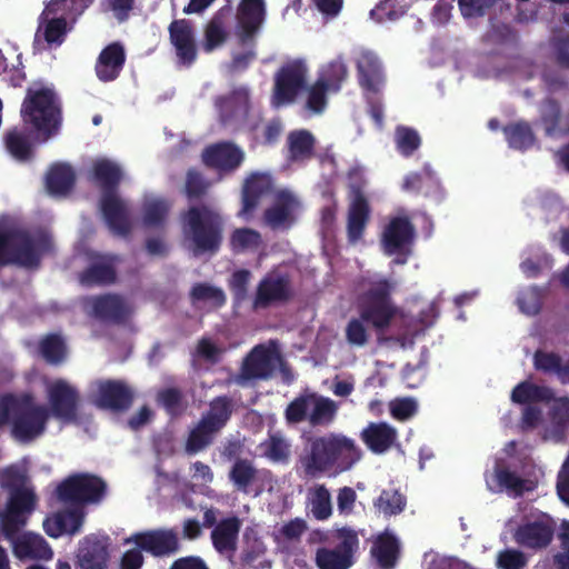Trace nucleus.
I'll list each match as a JSON object with an SVG mask.
<instances>
[{
    "label": "nucleus",
    "instance_id": "69168bd1",
    "mask_svg": "<svg viewBox=\"0 0 569 569\" xmlns=\"http://www.w3.org/2000/svg\"><path fill=\"white\" fill-rule=\"evenodd\" d=\"M169 204L162 199L147 201L143 204V224L146 227H161L169 213Z\"/></svg>",
    "mask_w": 569,
    "mask_h": 569
},
{
    "label": "nucleus",
    "instance_id": "2f4dec72",
    "mask_svg": "<svg viewBox=\"0 0 569 569\" xmlns=\"http://www.w3.org/2000/svg\"><path fill=\"white\" fill-rule=\"evenodd\" d=\"M240 528L241 521L236 516L221 519L210 535L216 551L220 555L234 553Z\"/></svg>",
    "mask_w": 569,
    "mask_h": 569
},
{
    "label": "nucleus",
    "instance_id": "338daca9",
    "mask_svg": "<svg viewBox=\"0 0 569 569\" xmlns=\"http://www.w3.org/2000/svg\"><path fill=\"white\" fill-rule=\"evenodd\" d=\"M529 557L517 548H505L497 553L496 567L498 569H525Z\"/></svg>",
    "mask_w": 569,
    "mask_h": 569
},
{
    "label": "nucleus",
    "instance_id": "e2e57ef3",
    "mask_svg": "<svg viewBox=\"0 0 569 569\" xmlns=\"http://www.w3.org/2000/svg\"><path fill=\"white\" fill-rule=\"evenodd\" d=\"M395 140L398 151L410 157L421 144V138L417 130L410 127L398 126L395 131Z\"/></svg>",
    "mask_w": 569,
    "mask_h": 569
},
{
    "label": "nucleus",
    "instance_id": "603ef678",
    "mask_svg": "<svg viewBox=\"0 0 569 569\" xmlns=\"http://www.w3.org/2000/svg\"><path fill=\"white\" fill-rule=\"evenodd\" d=\"M288 147L291 159L310 158L313 153L315 138L308 130H295L288 134Z\"/></svg>",
    "mask_w": 569,
    "mask_h": 569
},
{
    "label": "nucleus",
    "instance_id": "72a5a7b5",
    "mask_svg": "<svg viewBox=\"0 0 569 569\" xmlns=\"http://www.w3.org/2000/svg\"><path fill=\"white\" fill-rule=\"evenodd\" d=\"M233 412V399L230 396L221 395L210 400L208 409L200 419L220 433L231 420Z\"/></svg>",
    "mask_w": 569,
    "mask_h": 569
},
{
    "label": "nucleus",
    "instance_id": "e433bc0d",
    "mask_svg": "<svg viewBox=\"0 0 569 569\" xmlns=\"http://www.w3.org/2000/svg\"><path fill=\"white\" fill-rule=\"evenodd\" d=\"M371 553L382 569H393L400 556L398 539L388 532L380 535L373 542Z\"/></svg>",
    "mask_w": 569,
    "mask_h": 569
},
{
    "label": "nucleus",
    "instance_id": "39448f33",
    "mask_svg": "<svg viewBox=\"0 0 569 569\" xmlns=\"http://www.w3.org/2000/svg\"><path fill=\"white\" fill-rule=\"evenodd\" d=\"M20 114L23 124L34 132L38 142H47L61 129L62 104L52 88H28Z\"/></svg>",
    "mask_w": 569,
    "mask_h": 569
},
{
    "label": "nucleus",
    "instance_id": "c85d7f7f",
    "mask_svg": "<svg viewBox=\"0 0 569 569\" xmlns=\"http://www.w3.org/2000/svg\"><path fill=\"white\" fill-rule=\"evenodd\" d=\"M415 227L407 217H396L385 228L382 243L388 254L400 253L411 244L415 238Z\"/></svg>",
    "mask_w": 569,
    "mask_h": 569
},
{
    "label": "nucleus",
    "instance_id": "20e7f679",
    "mask_svg": "<svg viewBox=\"0 0 569 569\" xmlns=\"http://www.w3.org/2000/svg\"><path fill=\"white\" fill-rule=\"evenodd\" d=\"M92 178L101 191L100 209L112 233L126 237L131 232V222L126 202L118 196L123 178L121 167L107 158L92 163Z\"/></svg>",
    "mask_w": 569,
    "mask_h": 569
},
{
    "label": "nucleus",
    "instance_id": "6ab92c4d",
    "mask_svg": "<svg viewBox=\"0 0 569 569\" xmlns=\"http://www.w3.org/2000/svg\"><path fill=\"white\" fill-rule=\"evenodd\" d=\"M274 191V179L270 172H251L241 188V209L239 216L250 218L261 199Z\"/></svg>",
    "mask_w": 569,
    "mask_h": 569
},
{
    "label": "nucleus",
    "instance_id": "49530a36",
    "mask_svg": "<svg viewBox=\"0 0 569 569\" xmlns=\"http://www.w3.org/2000/svg\"><path fill=\"white\" fill-rule=\"evenodd\" d=\"M94 0H51L41 17L44 14H62L73 24L77 19L93 3Z\"/></svg>",
    "mask_w": 569,
    "mask_h": 569
},
{
    "label": "nucleus",
    "instance_id": "a19ab883",
    "mask_svg": "<svg viewBox=\"0 0 569 569\" xmlns=\"http://www.w3.org/2000/svg\"><path fill=\"white\" fill-rule=\"evenodd\" d=\"M291 446L279 432L269 433L268 438L259 445L261 456L276 463H288Z\"/></svg>",
    "mask_w": 569,
    "mask_h": 569
},
{
    "label": "nucleus",
    "instance_id": "f3484780",
    "mask_svg": "<svg viewBox=\"0 0 569 569\" xmlns=\"http://www.w3.org/2000/svg\"><path fill=\"white\" fill-rule=\"evenodd\" d=\"M244 158L243 150L231 141L209 144L201 153L202 163L216 170L221 178L239 169Z\"/></svg>",
    "mask_w": 569,
    "mask_h": 569
},
{
    "label": "nucleus",
    "instance_id": "1a4fd4ad",
    "mask_svg": "<svg viewBox=\"0 0 569 569\" xmlns=\"http://www.w3.org/2000/svg\"><path fill=\"white\" fill-rule=\"evenodd\" d=\"M366 179L358 168L348 171L349 208L347 214V237L350 243L362 239L371 217V208L365 193Z\"/></svg>",
    "mask_w": 569,
    "mask_h": 569
},
{
    "label": "nucleus",
    "instance_id": "2eb2a0df",
    "mask_svg": "<svg viewBox=\"0 0 569 569\" xmlns=\"http://www.w3.org/2000/svg\"><path fill=\"white\" fill-rule=\"evenodd\" d=\"M91 402L99 409L113 412L127 411L133 402L134 392L123 380L101 379L94 382Z\"/></svg>",
    "mask_w": 569,
    "mask_h": 569
},
{
    "label": "nucleus",
    "instance_id": "ea45409f",
    "mask_svg": "<svg viewBox=\"0 0 569 569\" xmlns=\"http://www.w3.org/2000/svg\"><path fill=\"white\" fill-rule=\"evenodd\" d=\"M503 133L509 147L512 149L523 151L531 148L536 142V136L531 126L523 120L505 126Z\"/></svg>",
    "mask_w": 569,
    "mask_h": 569
},
{
    "label": "nucleus",
    "instance_id": "c756f323",
    "mask_svg": "<svg viewBox=\"0 0 569 569\" xmlns=\"http://www.w3.org/2000/svg\"><path fill=\"white\" fill-rule=\"evenodd\" d=\"M124 63V47L120 42H112L101 50L94 71L100 81L110 82L120 76Z\"/></svg>",
    "mask_w": 569,
    "mask_h": 569
},
{
    "label": "nucleus",
    "instance_id": "09e8293b",
    "mask_svg": "<svg viewBox=\"0 0 569 569\" xmlns=\"http://www.w3.org/2000/svg\"><path fill=\"white\" fill-rule=\"evenodd\" d=\"M218 104L223 122H228L229 118L237 111H247L249 106V91L244 87H239L232 90L228 96L220 97Z\"/></svg>",
    "mask_w": 569,
    "mask_h": 569
},
{
    "label": "nucleus",
    "instance_id": "c9c22d12",
    "mask_svg": "<svg viewBox=\"0 0 569 569\" xmlns=\"http://www.w3.org/2000/svg\"><path fill=\"white\" fill-rule=\"evenodd\" d=\"M231 16L230 7H222L209 20L204 28L203 50L211 52L228 39L227 21Z\"/></svg>",
    "mask_w": 569,
    "mask_h": 569
},
{
    "label": "nucleus",
    "instance_id": "c03bdc74",
    "mask_svg": "<svg viewBox=\"0 0 569 569\" xmlns=\"http://www.w3.org/2000/svg\"><path fill=\"white\" fill-rule=\"evenodd\" d=\"M552 391L548 387L538 386L529 381L518 383L511 392V400L515 403L528 405L531 402L550 401Z\"/></svg>",
    "mask_w": 569,
    "mask_h": 569
},
{
    "label": "nucleus",
    "instance_id": "3c124183",
    "mask_svg": "<svg viewBox=\"0 0 569 569\" xmlns=\"http://www.w3.org/2000/svg\"><path fill=\"white\" fill-rule=\"evenodd\" d=\"M348 68L340 59L332 60L319 72L318 81H321L330 92H338L341 89L342 82L347 79Z\"/></svg>",
    "mask_w": 569,
    "mask_h": 569
},
{
    "label": "nucleus",
    "instance_id": "4d7b16f0",
    "mask_svg": "<svg viewBox=\"0 0 569 569\" xmlns=\"http://www.w3.org/2000/svg\"><path fill=\"white\" fill-rule=\"evenodd\" d=\"M406 497L397 489H383L375 500V508L385 516H395L403 511Z\"/></svg>",
    "mask_w": 569,
    "mask_h": 569
},
{
    "label": "nucleus",
    "instance_id": "b1692460",
    "mask_svg": "<svg viewBox=\"0 0 569 569\" xmlns=\"http://www.w3.org/2000/svg\"><path fill=\"white\" fill-rule=\"evenodd\" d=\"M402 190L430 198L437 203L441 202L445 198L440 180L428 163L423 166L420 172H410L405 177Z\"/></svg>",
    "mask_w": 569,
    "mask_h": 569
},
{
    "label": "nucleus",
    "instance_id": "ddd939ff",
    "mask_svg": "<svg viewBox=\"0 0 569 569\" xmlns=\"http://www.w3.org/2000/svg\"><path fill=\"white\" fill-rule=\"evenodd\" d=\"M37 503L38 497L31 486L10 492L6 510L0 515L2 535L9 537L20 531L27 525Z\"/></svg>",
    "mask_w": 569,
    "mask_h": 569
},
{
    "label": "nucleus",
    "instance_id": "6e6d98bb",
    "mask_svg": "<svg viewBox=\"0 0 569 569\" xmlns=\"http://www.w3.org/2000/svg\"><path fill=\"white\" fill-rule=\"evenodd\" d=\"M211 187L202 172L198 169L190 168L186 173L183 193L189 201H196L203 198Z\"/></svg>",
    "mask_w": 569,
    "mask_h": 569
},
{
    "label": "nucleus",
    "instance_id": "a878e982",
    "mask_svg": "<svg viewBox=\"0 0 569 569\" xmlns=\"http://www.w3.org/2000/svg\"><path fill=\"white\" fill-rule=\"evenodd\" d=\"M86 513L82 508L72 507L60 510L43 520V530L51 538L63 535L74 536L82 529Z\"/></svg>",
    "mask_w": 569,
    "mask_h": 569
},
{
    "label": "nucleus",
    "instance_id": "f03ea898",
    "mask_svg": "<svg viewBox=\"0 0 569 569\" xmlns=\"http://www.w3.org/2000/svg\"><path fill=\"white\" fill-rule=\"evenodd\" d=\"M362 457L355 439L339 432H328L310 438L299 462L307 478L316 479L325 473L333 476L349 471Z\"/></svg>",
    "mask_w": 569,
    "mask_h": 569
},
{
    "label": "nucleus",
    "instance_id": "774afa93",
    "mask_svg": "<svg viewBox=\"0 0 569 569\" xmlns=\"http://www.w3.org/2000/svg\"><path fill=\"white\" fill-rule=\"evenodd\" d=\"M517 303L521 312L536 316L542 307V296L538 287H529L518 295Z\"/></svg>",
    "mask_w": 569,
    "mask_h": 569
},
{
    "label": "nucleus",
    "instance_id": "bb28decb",
    "mask_svg": "<svg viewBox=\"0 0 569 569\" xmlns=\"http://www.w3.org/2000/svg\"><path fill=\"white\" fill-rule=\"evenodd\" d=\"M358 83L367 92L378 93L385 84L379 58L371 51H361L356 59Z\"/></svg>",
    "mask_w": 569,
    "mask_h": 569
},
{
    "label": "nucleus",
    "instance_id": "a211bd4d",
    "mask_svg": "<svg viewBox=\"0 0 569 569\" xmlns=\"http://www.w3.org/2000/svg\"><path fill=\"white\" fill-rule=\"evenodd\" d=\"M128 541L153 557L161 558L177 553L181 546L174 528H159L134 533Z\"/></svg>",
    "mask_w": 569,
    "mask_h": 569
},
{
    "label": "nucleus",
    "instance_id": "cd10ccee",
    "mask_svg": "<svg viewBox=\"0 0 569 569\" xmlns=\"http://www.w3.org/2000/svg\"><path fill=\"white\" fill-rule=\"evenodd\" d=\"M168 30L179 60L183 64H192L197 59V46L191 22L187 19L173 20Z\"/></svg>",
    "mask_w": 569,
    "mask_h": 569
},
{
    "label": "nucleus",
    "instance_id": "4468645a",
    "mask_svg": "<svg viewBox=\"0 0 569 569\" xmlns=\"http://www.w3.org/2000/svg\"><path fill=\"white\" fill-rule=\"evenodd\" d=\"M280 360L281 357L276 348L257 345L244 357L234 382L243 385L250 380H267L272 377Z\"/></svg>",
    "mask_w": 569,
    "mask_h": 569
},
{
    "label": "nucleus",
    "instance_id": "f8f14e48",
    "mask_svg": "<svg viewBox=\"0 0 569 569\" xmlns=\"http://www.w3.org/2000/svg\"><path fill=\"white\" fill-rule=\"evenodd\" d=\"M308 67L302 59L282 64L274 74L272 102L274 106L291 104L307 88Z\"/></svg>",
    "mask_w": 569,
    "mask_h": 569
},
{
    "label": "nucleus",
    "instance_id": "bf43d9fd",
    "mask_svg": "<svg viewBox=\"0 0 569 569\" xmlns=\"http://www.w3.org/2000/svg\"><path fill=\"white\" fill-rule=\"evenodd\" d=\"M551 400L549 420L555 432L562 435L569 428V397H552Z\"/></svg>",
    "mask_w": 569,
    "mask_h": 569
},
{
    "label": "nucleus",
    "instance_id": "9d476101",
    "mask_svg": "<svg viewBox=\"0 0 569 569\" xmlns=\"http://www.w3.org/2000/svg\"><path fill=\"white\" fill-rule=\"evenodd\" d=\"M106 481L92 473H74L62 480L56 489L59 501L81 508L99 503L106 496Z\"/></svg>",
    "mask_w": 569,
    "mask_h": 569
},
{
    "label": "nucleus",
    "instance_id": "0eeeda50",
    "mask_svg": "<svg viewBox=\"0 0 569 569\" xmlns=\"http://www.w3.org/2000/svg\"><path fill=\"white\" fill-rule=\"evenodd\" d=\"M395 288L396 282L387 278L373 279L359 298L361 319L378 332L389 328L397 315L398 309L391 297Z\"/></svg>",
    "mask_w": 569,
    "mask_h": 569
},
{
    "label": "nucleus",
    "instance_id": "9b49d317",
    "mask_svg": "<svg viewBox=\"0 0 569 569\" xmlns=\"http://www.w3.org/2000/svg\"><path fill=\"white\" fill-rule=\"evenodd\" d=\"M557 530L556 520L540 512L522 518L512 531V540L521 548L533 552L547 549L553 541Z\"/></svg>",
    "mask_w": 569,
    "mask_h": 569
},
{
    "label": "nucleus",
    "instance_id": "7c9ffc66",
    "mask_svg": "<svg viewBox=\"0 0 569 569\" xmlns=\"http://www.w3.org/2000/svg\"><path fill=\"white\" fill-rule=\"evenodd\" d=\"M4 147L8 153L20 162L31 161L34 157V139L31 129L13 127L3 137Z\"/></svg>",
    "mask_w": 569,
    "mask_h": 569
},
{
    "label": "nucleus",
    "instance_id": "5701e85b",
    "mask_svg": "<svg viewBox=\"0 0 569 569\" xmlns=\"http://www.w3.org/2000/svg\"><path fill=\"white\" fill-rule=\"evenodd\" d=\"M109 538L88 535L79 541L76 553L79 569H106L109 560Z\"/></svg>",
    "mask_w": 569,
    "mask_h": 569
},
{
    "label": "nucleus",
    "instance_id": "58836bf2",
    "mask_svg": "<svg viewBox=\"0 0 569 569\" xmlns=\"http://www.w3.org/2000/svg\"><path fill=\"white\" fill-rule=\"evenodd\" d=\"M117 271L109 262H94L87 267L80 274L79 281L86 287L108 286L116 281Z\"/></svg>",
    "mask_w": 569,
    "mask_h": 569
},
{
    "label": "nucleus",
    "instance_id": "5fc2aeb1",
    "mask_svg": "<svg viewBox=\"0 0 569 569\" xmlns=\"http://www.w3.org/2000/svg\"><path fill=\"white\" fill-rule=\"evenodd\" d=\"M540 120L547 137H555L559 133L561 121V106L558 100L547 98L540 108Z\"/></svg>",
    "mask_w": 569,
    "mask_h": 569
},
{
    "label": "nucleus",
    "instance_id": "13d9d810",
    "mask_svg": "<svg viewBox=\"0 0 569 569\" xmlns=\"http://www.w3.org/2000/svg\"><path fill=\"white\" fill-rule=\"evenodd\" d=\"M190 297L194 302H209L216 309L224 306L227 301L222 289L206 282L196 283L190 291Z\"/></svg>",
    "mask_w": 569,
    "mask_h": 569
},
{
    "label": "nucleus",
    "instance_id": "393cba45",
    "mask_svg": "<svg viewBox=\"0 0 569 569\" xmlns=\"http://www.w3.org/2000/svg\"><path fill=\"white\" fill-rule=\"evenodd\" d=\"M92 316L104 323L121 325L129 317L124 299L117 293H103L90 299Z\"/></svg>",
    "mask_w": 569,
    "mask_h": 569
},
{
    "label": "nucleus",
    "instance_id": "052dcab7",
    "mask_svg": "<svg viewBox=\"0 0 569 569\" xmlns=\"http://www.w3.org/2000/svg\"><path fill=\"white\" fill-rule=\"evenodd\" d=\"M29 486L27 471L13 463L0 469V488L9 493Z\"/></svg>",
    "mask_w": 569,
    "mask_h": 569
},
{
    "label": "nucleus",
    "instance_id": "dca6fc26",
    "mask_svg": "<svg viewBox=\"0 0 569 569\" xmlns=\"http://www.w3.org/2000/svg\"><path fill=\"white\" fill-rule=\"evenodd\" d=\"M236 18V36L239 44L254 47L256 37L266 19L264 0H241Z\"/></svg>",
    "mask_w": 569,
    "mask_h": 569
},
{
    "label": "nucleus",
    "instance_id": "37998d69",
    "mask_svg": "<svg viewBox=\"0 0 569 569\" xmlns=\"http://www.w3.org/2000/svg\"><path fill=\"white\" fill-rule=\"evenodd\" d=\"M263 240L259 231L242 227L234 229L229 238V246L233 253H243L257 251L262 246Z\"/></svg>",
    "mask_w": 569,
    "mask_h": 569
},
{
    "label": "nucleus",
    "instance_id": "aec40b11",
    "mask_svg": "<svg viewBox=\"0 0 569 569\" xmlns=\"http://www.w3.org/2000/svg\"><path fill=\"white\" fill-rule=\"evenodd\" d=\"M12 547L13 556L21 560H51L53 550L48 541L33 532L16 531L12 536L4 537Z\"/></svg>",
    "mask_w": 569,
    "mask_h": 569
},
{
    "label": "nucleus",
    "instance_id": "473e14b6",
    "mask_svg": "<svg viewBox=\"0 0 569 569\" xmlns=\"http://www.w3.org/2000/svg\"><path fill=\"white\" fill-rule=\"evenodd\" d=\"M357 542L356 536L347 538L336 549L319 548L316 553V563L319 569H348L352 565V543Z\"/></svg>",
    "mask_w": 569,
    "mask_h": 569
},
{
    "label": "nucleus",
    "instance_id": "de8ad7c7",
    "mask_svg": "<svg viewBox=\"0 0 569 569\" xmlns=\"http://www.w3.org/2000/svg\"><path fill=\"white\" fill-rule=\"evenodd\" d=\"M39 352L47 363L60 365L67 357V346L59 333H49L40 340Z\"/></svg>",
    "mask_w": 569,
    "mask_h": 569
},
{
    "label": "nucleus",
    "instance_id": "a18cd8bd",
    "mask_svg": "<svg viewBox=\"0 0 569 569\" xmlns=\"http://www.w3.org/2000/svg\"><path fill=\"white\" fill-rule=\"evenodd\" d=\"M257 472L249 459H237L230 468L228 477L237 490L248 493L249 487L257 478Z\"/></svg>",
    "mask_w": 569,
    "mask_h": 569
},
{
    "label": "nucleus",
    "instance_id": "864d4df0",
    "mask_svg": "<svg viewBox=\"0 0 569 569\" xmlns=\"http://www.w3.org/2000/svg\"><path fill=\"white\" fill-rule=\"evenodd\" d=\"M495 478L500 487L513 497H521L529 490L527 481L505 466L497 465L495 467Z\"/></svg>",
    "mask_w": 569,
    "mask_h": 569
},
{
    "label": "nucleus",
    "instance_id": "6e6552de",
    "mask_svg": "<svg viewBox=\"0 0 569 569\" xmlns=\"http://www.w3.org/2000/svg\"><path fill=\"white\" fill-rule=\"evenodd\" d=\"M337 403L316 392H303L286 408L284 418L289 425L308 421L311 427L329 426L336 418Z\"/></svg>",
    "mask_w": 569,
    "mask_h": 569
},
{
    "label": "nucleus",
    "instance_id": "0e129e2a",
    "mask_svg": "<svg viewBox=\"0 0 569 569\" xmlns=\"http://www.w3.org/2000/svg\"><path fill=\"white\" fill-rule=\"evenodd\" d=\"M306 109L313 114H321L328 106V92L330 90L321 81L316 80L311 86H307Z\"/></svg>",
    "mask_w": 569,
    "mask_h": 569
},
{
    "label": "nucleus",
    "instance_id": "f257e3e1",
    "mask_svg": "<svg viewBox=\"0 0 569 569\" xmlns=\"http://www.w3.org/2000/svg\"><path fill=\"white\" fill-rule=\"evenodd\" d=\"M47 398L49 407L30 391L1 393L0 429L8 428L14 441L29 445L46 433L51 416L64 423L78 421L81 396L74 386L57 379L49 385Z\"/></svg>",
    "mask_w": 569,
    "mask_h": 569
},
{
    "label": "nucleus",
    "instance_id": "423d86ee",
    "mask_svg": "<svg viewBox=\"0 0 569 569\" xmlns=\"http://www.w3.org/2000/svg\"><path fill=\"white\" fill-rule=\"evenodd\" d=\"M51 249L52 239L44 232L31 234L21 229H0V268L17 264L38 269L43 253Z\"/></svg>",
    "mask_w": 569,
    "mask_h": 569
},
{
    "label": "nucleus",
    "instance_id": "79ce46f5",
    "mask_svg": "<svg viewBox=\"0 0 569 569\" xmlns=\"http://www.w3.org/2000/svg\"><path fill=\"white\" fill-rule=\"evenodd\" d=\"M217 435L218 432L214 429L199 419L196 426L188 433L184 443L186 453L196 455L200 451H203L206 448L213 443Z\"/></svg>",
    "mask_w": 569,
    "mask_h": 569
},
{
    "label": "nucleus",
    "instance_id": "4c0bfd02",
    "mask_svg": "<svg viewBox=\"0 0 569 569\" xmlns=\"http://www.w3.org/2000/svg\"><path fill=\"white\" fill-rule=\"evenodd\" d=\"M76 174L73 169L66 163L51 166L46 174V186L51 194H66L74 186Z\"/></svg>",
    "mask_w": 569,
    "mask_h": 569
},
{
    "label": "nucleus",
    "instance_id": "f704fd0d",
    "mask_svg": "<svg viewBox=\"0 0 569 569\" xmlns=\"http://www.w3.org/2000/svg\"><path fill=\"white\" fill-rule=\"evenodd\" d=\"M361 439L372 452L383 453L395 443L397 431L386 422H371L362 430Z\"/></svg>",
    "mask_w": 569,
    "mask_h": 569
},
{
    "label": "nucleus",
    "instance_id": "412c9836",
    "mask_svg": "<svg viewBox=\"0 0 569 569\" xmlns=\"http://www.w3.org/2000/svg\"><path fill=\"white\" fill-rule=\"evenodd\" d=\"M292 297L288 274H267L258 283L253 298V309L267 308L276 302H286Z\"/></svg>",
    "mask_w": 569,
    "mask_h": 569
},
{
    "label": "nucleus",
    "instance_id": "4be33fe9",
    "mask_svg": "<svg viewBox=\"0 0 569 569\" xmlns=\"http://www.w3.org/2000/svg\"><path fill=\"white\" fill-rule=\"evenodd\" d=\"M299 207L297 198L286 189L274 193L272 204L263 212V223L272 230L289 229L296 218L295 211Z\"/></svg>",
    "mask_w": 569,
    "mask_h": 569
},
{
    "label": "nucleus",
    "instance_id": "7ed1b4c3",
    "mask_svg": "<svg viewBox=\"0 0 569 569\" xmlns=\"http://www.w3.org/2000/svg\"><path fill=\"white\" fill-rule=\"evenodd\" d=\"M183 240L194 256L216 254L223 241L224 219L220 211L210 204H192L180 216Z\"/></svg>",
    "mask_w": 569,
    "mask_h": 569
},
{
    "label": "nucleus",
    "instance_id": "8fccbe9b",
    "mask_svg": "<svg viewBox=\"0 0 569 569\" xmlns=\"http://www.w3.org/2000/svg\"><path fill=\"white\" fill-rule=\"evenodd\" d=\"M308 500L315 519L323 521L332 515L331 495L325 485H316L311 488Z\"/></svg>",
    "mask_w": 569,
    "mask_h": 569
},
{
    "label": "nucleus",
    "instance_id": "680f3d73",
    "mask_svg": "<svg viewBox=\"0 0 569 569\" xmlns=\"http://www.w3.org/2000/svg\"><path fill=\"white\" fill-rule=\"evenodd\" d=\"M70 29L71 27L68 28V19L63 14L42 22L43 39L49 46H60Z\"/></svg>",
    "mask_w": 569,
    "mask_h": 569
}]
</instances>
